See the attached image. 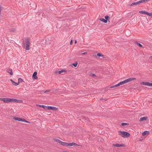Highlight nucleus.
Returning a JSON list of instances; mask_svg holds the SVG:
<instances>
[{
  "label": "nucleus",
  "instance_id": "nucleus-1",
  "mask_svg": "<svg viewBox=\"0 0 152 152\" xmlns=\"http://www.w3.org/2000/svg\"><path fill=\"white\" fill-rule=\"evenodd\" d=\"M23 44L24 48L26 50H29L30 43L29 39H25L24 41L23 42Z\"/></svg>",
  "mask_w": 152,
  "mask_h": 152
},
{
  "label": "nucleus",
  "instance_id": "nucleus-2",
  "mask_svg": "<svg viewBox=\"0 0 152 152\" xmlns=\"http://www.w3.org/2000/svg\"><path fill=\"white\" fill-rule=\"evenodd\" d=\"M118 132L120 133V134H119V135L124 138H128L130 136V134L126 132L119 131Z\"/></svg>",
  "mask_w": 152,
  "mask_h": 152
},
{
  "label": "nucleus",
  "instance_id": "nucleus-3",
  "mask_svg": "<svg viewBox=\"0 0 152 152\" xmlns=\"http://www.w3.org/2000/svg\"><path fill=\"white\" fill-rule=\"evenodd\" d=\"M60 144L64 146L69 147L73 146H78L82 147V146L80 145H78L76 143H60Z\"/></svg>",
  "mask_w": 152,
  "mask_h": 152
},
{
  "label": "nucleus",
  "instance_id": "nucleus-4",
  "mask_svg": "<svg viewBox=\"0 0 152 152\" xmlns=\"http://www.w3.org/2000/svg\"><path fill=\"white\" fill-rule=\"evenodd\" d=\"M136 80V78L135 77H132V78H130L128 79H127L126 80H125L123 81V82H124V83H128L131 81H132V80Z\"/></svg>",
  "mask_w": 152,
  "mask_h": 152
},
{
  "label": "nucleus",
  "instance_id": "nucleus-5",
  "mask_svg": "<svg viewBox=\"0 0 152 152\" xmlns=\"http://www.w3.org/2000/svg\"><path fill=\"white\" fill-rule=\"evenodd\" d=\"M139 13L140 14H146L151 17H152V13H148L146 11H140L139 12Z\"/></svg>",
  "mask_w": 152,
  "mask_h": 152
},
{
  "label": "nucleus",
  "instance_id": "nucleus-6",
  "mask_svg": "<svg viewBox=\"0 0 152 152\" xmlns=\"http://www.w3.org/2000/svg\"><path fill=\"white\" fill-rule=\"evenodd\" d=\"M47 107V109L49 110H52L55 111H57L58 110V108L55 107L48 106Z\"/></svg>",
  "mask_w": 152,
  "mask_h": 152
},
{
  "label": "nucleus",
  "instance_id": "nucleus-7",
  "mask_svg": "<svg viewBox=\"0 0 152 152\" xmlns=\"http://www.w3.org/2000/svg\"><path fill=\"white\" fill-rule=\"evenodd\" d=\"M67 72V70L66 69H64L59 71H56L55 72L56 73H58L59 74H62V75H64V73H65Z\"/></svg>",
  "mask_w": 152,
  "mask_h": 152
},
{
  "label": "nucleus",
  "instance_id": "nucleus-8",
  "mask_svg": "<svg viewBox=\"0 0 152 152\" xmlns=\"http://www.w3.org/2000/svg\"><path fill=\"white\" fill-rule=\"evenodd\" d=\"M12 99L9 98H5L4 102L6 103H9L12 102Z\"/></svg>",
  "mask_w": 152,
  "mask_h": 152
},
{
  "label": "nucleus",
  "instance_id": "nucleus-9",
  "mask_svg": "<svg viewBox=\"0 0 152 152\" xmlns=\"http://www.w3.org/2000/svg\"><path fill=\"white\" fill-rule=\"evenodd\" d=\"M12 102H15L16 103H22L23 101L21 100H18L15 99H12Z\"/></svg>",
  "mask_w": 152,
  "mask_h": 152
},
{
  "label": "nucleus",
  "instance_id": "nucleus-10",
  "mask_svg": "<svg viewBox=\"0 0 152 152\" xmlns=\"http://www.w3.org/2000/svg\"><path fill=\"white\" fill-rule=\"evenodd\" d=\"M141 2L142 1H141V0H140L137 2H133L131 4L130 6H133L134 5L139 4L141 3Z\"/></svg>",
  "mask_w": 152,
  "mask_h": 152
},
{
  "label": "nucleus",
  "instance_id": "nucleus-11",
  "mask_svg": "<svg viewBox=\"0 0 152 152\" xmlns=\"http://www.w3.org/2000/svg\"><path fill=\"white\" fill-rule=\"evenodd\" d=\"M37 72H35L33 75H32V77L34 79H36L38 78V77L37 76Z\"/></svg>",
  "mask_w": 152,
  "mask_h": 152
},
{
  "label": "nucleus",
  "instance_id": "nucleus-12",
  "mask_svg": "<svg viewBox=\"0 0 152 152\" xmlns=\"http://www.w3.org/2000/svg\"><path fill=\"white\" fill-rule=\"evenodd\" d=\"M150 134V132L148 131H145L142 133V135L143 136H145V135H148Z\"/></svg>",
  "mask_w": 152,
  "mask_h": 152
},
{
  "label": "nucleus",
  "instance_id": "nucleus-13",
  "mask_svg": "<svg viewBox=\"0 0 152 152\" xmlns=\"http://www.w3.org/2000/svg\"><path fill=\"white\" fill-rule=\"evenodd\" d=\"M37 106L39 107H42L44 109H47V106H46L44 105H42L39 104H36Z\"/></svg>",
  "mask_w": 152,
  "mask_h": 152
},
{
  "label": "nucleus",
  "instance_id": "nucleus-14",
  "mask_svg": "<svg viewBox=\"0 0 152 152\" xmlns=\"http://www.w3.org/2000/svg\"><path fill=\"white\" fill-rule=\"evenodd\" d=\"M147 117H141L140 119V121H141L146 120L147 119Z\"/></svg>",
  "mask_w": 152,
  "mask_h": 152
},
{
  "label": "nucleus",
  "instance_id": "nucleus-15",
  "mask_svg": "<svg viewBox=\"0 0 152 152\" xmlns=\"http://www.w3.org/2000/svg\"><path fill=\"white\" fill-rule=\"evenodd\" d=\"M113 145L116 147H120L124 146V145L123 144H113Z\"/></svg>",
  "mask_w": 152,
  "mask_h": 152
},
{
  "label": "nucleus",
  "instance_id": "nucleus-16",
  "mask_svg": "<svg viewBox=\"0 0 152 152\" xmlns=\"http://www.w3.org/2000/svg\"><path fill=\"white\" fill-rule=\"evenodd\" d=\"M53 140L54 142H62L58 139H57L55 138H53Z\"/></svg>",
  "mask_w": 152,
  "mask_h": 152
},
{
  "label": "nucleus",
  "instance_id": "nucleus-17",
  "mask_svg": "<svg viewBox=\"0 0 152 152\" xmlns=\"http://www.w3.org/2000/svg\"><path fill=\"white\" fill-rule=\"evenodd\" d=\"M99 20L100 21L103 22L105 23H107V20H106L105 19H104V18H100L99 19Z\"/></svg>",
  "mask_w": 152,
  "mask_h": 152
},
{
  "label": "nucleus",
  "instance_id": "nucleus-18",
  "mask_svg": "<svg viewBox=\"0 0 152 152\" xmlns=\"http://www.w3.org/2000/svg\"><path fill=\"white\" fill-rule=\"evenodd\" d=\"M10 80L11 81L12 83V84L15 86H17L19 85V83H17L14 82L11 79Z\"/></svg>",
  "mask_w": 152,
  "mask_h": 152
},
{
  "label": "nucleus",
  "instance_id": "nucleus-19",
  "mask_svg": "<svg viewBox=\"0 0 152 152\" xmlns=\"http://www.w3.org/2000/svg\"><path fill=\"white\" fill-rule=\"evenodd\" d=\"M148 82H143L140 83L141 84L145 86H148Z\"/></svg>",
  "mask_w": 152,
  "mask_h": 152
},
{
  "label": "nucleus",
  "instance_id": "nucleus-20",
  "mask_svg": "<svg viewBox=\"0 0 152 152\" xmlns=\"http://www.w3.org/2000/svg\"><path fill=\"white\" fill-rule=\"evenodd\" d=\"M135 44L138 45L140 47L142 48L143 46L140 43H138L137 42H135Z\"/></svg>",
  "mask_w": 152,
  "mask_h": 152
},
{
  "label": "nucleus",
  "instance_id": "nucleus-21",
  "mask_svg": "<svg viewBox=\"0 0 152 152\" xmlns=\"http://www.w3.org/2000/svg\"><path fill=\"white\" fill-rule=\"evenodd\" d=\"M16 31V29L15 28H11L10 29V31L12 32H15Z\"/></svg>",
  "mask_w": 152,
  "mask_h": 152
},
{
  "label": "nucleus",
  "instance_id": "nucleus-22",
  "mask_svg": "<svg viewBox=\"0 0 152 152\" xmlns=\"http://www.w3.org/2000/svg\"><path fill=\"white\" fill-rule=\"evenodd\" d=\"M121 125L122 126H124L126 125H129V124L127 123H123L121 124Z\"/></svg>",
  "mask_w": 152,
  "mask_h": 152
},
{
  "label": "nucleus",
  "instance_id": "nucleus-23",
  "mask_svg": "<svg viewBox=\"0 0 152 152\" xmlns=\"http://www.w3.org/2000/svg\"><path fill=\"white\" fill-rule=\"evenodd\" d=\"M77 64L78 63L77 62H75V63L72 64V65L73 66L75 67H76L77 66Z\"/></svg>",
  "mask_w": 152,
  "mask_h": 152
},
{
  "label": "nucleus",
  "instance_id": "nucleus-24",
  "mask_svg": "<svg viewBox=\"0 0 152 152\" xmlns=\"http://www.w3.org/2000/svg\"><path fill=\"white\" fill-rule=\"evenodd\" d=\"M97 56H98L100 57V56H104L101 53H98L97 54Z\"/></svg>",
  "mask_w": 152,
  "mask_h": 152
},
{
  "label": "nucleus",
  "instance_id": "nucleus-25",
  "mask_svg": "<svg viewBox=\"0 0 152 152\" xmlns=\"http://www.w3.org/2000/svg\"><path fill=\"white\" fill-rule=\"evenodd\" d=\"M20 118L16 117H14L13 119L15 121H19Z\"/></svg>",
  "mask_w": 152,
  "mask_h": 152
},
{
  "label": "nucleus",
  "instance_id": "nucleus-26",
  "mask_svg": "<svg viewBox=\"0 0 152 152\" xmlns=\"http://www.w3.org/2000/svg\"><path fill=\"white\" fill-rule=\"evenodd\" d=\"M105 18L106 20H107V22L108 20H109L110 18L109 16L108 15H107L105 17Z\"/></svg>",
  "mask_w": 152,
  "mask_h": 152
},
{
  "label": "nucleus",
  "instance_id": "nucleus-27",
  "mask_svg": "<svg viewBox=\"0 0 152 152\" xmlns=\"http://www.w3.org/2000/svg\"><path fill=\"white\" fill-rule=\"evenodd\" d=\"M25 121V119L23 118H20L19 121H20L22 122H24V121Z\"/></svg>",
  "mask_w": 152,
  "mask_h": 152
},
{
  "label": "nucleus",
  "instance_id": "nucleus-28",
  "mask_svg": "<svg viewBox=\"0 0 152 152\" xmlns=\"http://www.w3.org/2000/svg\"><path fill=\"white\" fill-rule=\"evenodd\" d=\"M118 84H116L114 86H111L110 87V88H114V87H118Z\"/></svg>",
  "mask_w": 152,
  "mask_h": 152
},
{
  "label": "nucleus",
  "instance_id": "nucleus-29",
  "mask_svg": "<svg viewBox=\"0 0 152 152\" xmlns=\"http://www.w3.org/2000/svg\"><path fill=\"white\" fill-rule=\"evenodd\" d=\"M10 72H8V73H9L11 75H12L13 73L12 72V69H10Z\"/></svg>",
  "mask_w": 152,
  "mask_h": 152
},
{
  "label": "nucleus",
  "instance_id": "nucleus-30",
  "mask_svg": "<svg viewBox=\"0 0 152 152\" xmlns=\"http://www.w3.org/2000/svg\"><path fill=\"white\" fill-rule=\"evenodd\" d=\"M150 0H142L141 1H142L141 3L146 2Z\"/></svg>",
  "mask_w": 152,
  "mask_h": 152
},
{
  "label": "nucleus",
  "instance_id": "nucleus-31",
  "mask_svg": "<svg viewBox=\"0 0 152 152\" xmlns=\"http://www.w3.org/2000/svg\"><path fill=\"white\" fill-rule=\"evenodd\" d=\"M18 83H20L22 82L23 81V80L21 78H18Z\"/></svg>",
  "mask_w": 152,
  "mask_h": 152
},
{
  "label": "nucleus",
  "instance_id": "nucleus-32",
  "mask_svg": "<svg viewBox=\"0 0 152 152\" xmlns=\"http://www.w3.org/2000/svg\"><path fill=\"white\" fill-rule=\"evenodd\" d=\"M148 86H152V83H150L148 82Z\"/></svg>",
  "mask_w": 152,
  "mask_h": 152
},
{
  "label": "nucleus",
  "instance_id": "nucleus-33",
  "mask_svg": "<svg viewBox=\"0 0 152 152\" xmlns=\"http://www.w3.org/2000/svg\"><path fill=\"white\" fill-rule=\"evenodd\" d=\"M4 98H0V100L4 101Z\"/></svg>",
  "mask_w": 152,
  "mask_h": 152
},
{
  "label": "nucleus",
  "instance_id": "nucleus-34",
  "mask_svg": "<svg viewBox=\"0 0 152 152\" xmlns=\"http://www.w3.org/2000/svg\"><path fill=\"white\" fill-rule=\"evenodd\" d=\"M92 76L93 77H96V75L95 74H91Z\"/></svg>",
  "mask_w": 152,
  "mask_h": 152
},
{
  "label": "nucleus",
  "instance_id": "nucleus-35",
  "mask_svg": "<svg viewBox=\"0 0 152 152\" xmlns=\"http://www.w3.org/2000/svg\"><path fill=\"white\" fill-rule=\"evenodd\" d=\"M87 53V52H84V53H82V55H85Z\"/></svg>",
  "mask_w": 152,
  "mask_h": 152
},
{
  "label": "nucleus",
  "instance_id": "nucleus-36",
  "mask_svg": "<svg viewBox=\"0 0 152 152\" xmlns=\"http://www.w3.org/2000/svg\"><path fill=\"white\" fill-rule=\"evenodd\" d=\"M121 83V85H122L123 84H124V82H123V81H121V82H120Z\"/></svg>",
  "mask_w": 152,
  "mask_h": 152
},
{
  "label": "nucleus",
  "instance_id": "nucleus-37",
  "mask_svg": "<svg viewBox=\"0 0 152 152\" xmlns=\"http://www.w3.org/2000/svg\"><path fill=\"white\" fill-rule=\"evenodd\" d=\"M121 83V85H122L123 84H124V82H123V81H121V82H120Z\"/></svg>",
  "mask_w": 152,
  "mask_h": 152
},
{
  "label": "nucleus",
  "instance_id": "nucleus-38",
  "mask_svg": "<svg viewBox=\"0 0 152 152\" xmlns=\"http://www.w3.org/2000/svg\"><path fill=\"white\" fill-rule=\"evenodd\" d=\"M24 122H26V123H30V122H29L26 121V120H25V121H24Z\"/></svg>",
  "mask_w": 152,
  "mask_h": 152
},
{
  "label": "nucleus",
  "instance_id": "nucleus-39",
  "mask_svg": "<svg viewBox=\"0 0 152 152\" xmlns=\"http://www.w3.org/2000/svg\"><path fill=\"white\" fill-rule=\"evenodd\" d=\"M73 43V40H71V41L70 42V44L71 45L72 44V43Z\"/></svg>",
  "mask_w": 152,
  "mask_h": 152
},
{
  "label": "nucleus",
  "instance_id": "nucleus-40",
  "mask_svg": "<svg viewBox=\"0 0 152 152\" xmlns=\"http://www.w3.org/2000/svg\"><path fill=\"white\" fill-rule=\"evenodd\" d=\"M118 86L121 85V83L120 82L118 84Z\"/></svg>",
  "mask_w": 152,
  "mask_h": 152
},
{
  "label": "nucleus",
  "instance_id": "nucleus-41",
  "mask_svg": "<svg viewBox=\"0 0 152 152\" xmlns=\"http://www.w3.org/2000/svg\"><path fill=\"white\" fill-rule=\"evenodd\" d=\"M118 86L121 85V83L120 82L118 84Z\"/></svg>",
  "mask_w": 152,
  "mask_h": 152
},
{
  "label": "nucleus",
  "instance_id": "nucleus-42",
  "mask_svg": "<svg viewBox=\"0 0 152 152\" xmlns=\"http://www.w3.org/2000/svg\"><path fill=\"white\" fill-rule=\"evenodd\" d=\"M103 100L104 101H106L107 100V99L106 98H105V99H103Z\"/></svg>",
  "mask_w": 152,
  "mask_h": 152
},
{
  "label": "nucleus",
  "instance_id": "nucleus-43",
  "mask_svg": "<svg viewBox=\"0 0 152 152\" xmlns=\"http://www.w3.org/2000/svg\"><path fill=\"white\" fill-rule=\"evenodd\" d=\"M49 91H47V90H46V91H45V92H44V93H47V92H49Z\"/></svg>",
  "mask_w": 152,
  "mask_h": 152
},
{
  "label": "nucleus",
  "instance_id": "nucleus-44",
  "mask_svg": "<svg viewBox=\"0 0 152 152\" xmlns=\"http://www.w3.org/2000/svg\"><path fill=\"white\" fill-rule=\"evenodd\" d=\"M76 43H77V41L76 40H75V44H76Z\"/></svg>",
  "mask_w": 152,
  "mask_h": 152
},
{
  "label": "nucleus",
  "instance_id": "nucleus-45",
  "mask_svg": "<svg viewBox=\"0 0 152 152\" xmlns=\"http://www.w3.org/2000/svg\"><path fill=\"white\" fill-rule=\"evenodd\" d=\"M150 58H151L152 59V56H151Z\"/></svg>",
  "mask_w": 152,
  "mask_h": 152
},
{
  "label": "nucleus",
  "instance_id": "nucleus-46",
  "mask_svg": "<svg viewBox=\"0 0 152 152\" xmlns=\"http://www.w3.org/2000/svg\"><path fill=\"white\" fill-rule=\"evenodd\" d=\"M104 99L103 98H101L100 99V100H103Z\"/></svg>",
  "mask_w": 152,
  "mask_h": 152
}]
</instances>
